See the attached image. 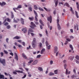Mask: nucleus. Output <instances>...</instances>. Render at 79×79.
Instances as JSON below:
<instances>
[{
	"label": "nucleus",
	"instance_id": "nucleus-1",
	"mask_svg": "<svg viewBox=\"0 0 79 79\" xmlns=\"http://www.w3.org/2000/svg\"><path fill=\"white\" fill-rule=\"evenodd\" d=\"M36 39L34 38L33 39V41L32 42V46L33 48H35L36 46Z\"/></svg>",
	"mask_w": 79,
	"mask_h": 79
},
{
	"label": "nucleus",
	"instance_id": "nucleus-2",
	"mask_svg": "<svg viewBox=\"0 0 79 79\" xmlns=\"http://www.w3.org/2000/svg\"><path fill=\"white\" fill-rule=\"evenodd\" d=\"M0 62L2 64L3 66H5V64H6V61L5 59H2L0 58Z\"/></svg>",
	"mask_w": 79,
	"mask_h": 79
},
{
	"label": "nucleus",
	"instance_id": "nucleus-3",
	"mask_svg": "<svg viewBox=\"0 0 79 79\" xmlns=\"http://www.w3.org/2000/svg\"><path fill=\"white\" fill-rule=\"evenodd\" d=\"M31 25L30 26V27H31L32 29H34L35 27H37V26L33 22H31Z\"/></svg>",
	"mask_w": 79,
	"mask_h": 79
},
{
	"label": "nucleus",
	"instance_id": "nucleus-4",
	"mask_svg": "<svg viewBox=\"0 0 79 79\" xmlns=\"http://www.w3.org/2000/svg\"><path fill=\"white\" fill-rule=\"evenodd\" d=\"M34 12L35 15V20L36 22H37V21H38V19H37V18H38V14H37V12H36L35 10H34Z\"/></svg>",
	"mask_w": 79,
	"mask_h": 79
},
{
	"label": "nucleus",
	"instance_id": "nucleus-5",
	"mask_svg": "<svg viewBox=\"0 0 79 79\" xmlns=\"http://www.w3.org/2000/svg\"><path fill=\"white\" fill-rule=\"evenodd\" d=\"M21 8H22V6L21 5H19V6L17 7V8H13V10H14L15 12H16V10H15H15H18V9Z\"/></svg>",
	"mask_w": 79,
	"mask_h": 79
},
{
	"label": "nucleus",
	"instance_id": "nucleus-6",
	"mask_svg": "<svg viewBox=\"0 0 79 79\" xmlns=\"http://www.w3.org/2000/svg\"><path fill=\"white\" fill-rule=\"evenodd\" d=\"M46 46L47 47H47L48 49V50H49V49H50L51 46H50V45H49V44L48 43V42H47V41H46Z\"/></svg>",
	"mask_w": 79,
	"mask_h": 79
},
{
	"label": "nucleus",
	"instance_id": "nucleus-7",
	"mask_svg": "<svg viewBox=\"0 0 79 79\" xmlns=\"http://www.w3.org/2000/svg\"><path fill=\"white\" fill-rule=\"evenodd\" d=\"M48 21H50V23H52V16H50V17H48L47 18Z\"/></svg>",
	"mask_w": 79,
	"mask_h": 79
},
{
	"label": "nucleus",
	"instance_id": "nucleus-8",
	"mask_svg": "<svg viewBox=\"0 0 79 79\" xmlns=\"http://www.w3.org/2000/svg\"><path fill=\"white\" fill-rule=\"evenodd\" d=\"M58 51V47L57 46H55L54 50V53H56V52Z\"/></svg>",
	"mask_w": 79,
	"mask_h": 79
},
{
	"label": "nucleus",
	"instance_id": "nucleus-9",
	"mask_svg": "<svg viewBox=\"0 0 79 79\" xmlns=\"http://www.w3.org/2000/svg\"><path fill=\"white\" fill-rule=\"evenodd\" d=\"M22 31H23L24 33H26L27 32V28L25 27L22 29Z\"/></svg>",
	"mask_w": 79,
	"mask_h": 79
},
{
	"label": "nucleus",
	"instance_id": "nucleus-10",
	"mask_svg": "<svg viewBox=\"0 0 79 79\" xmlns=\"http://www.w3.org/2000/svg\"><path fill=\"white\" fill-rule=\"evenodd\" d=\"M20 22L23 25L24 24V19L23 18H21L20 19Z\"/></svg>",
	"mask_w": 79,
	"mask_h": 79
},
{
	"label": "nucleus",
	"instance_id": "nucleus-11",
	"mask_svg": "<svg viewBox=\"0 0 79 79\" xmlns=\"http://www.w3.org/2000/svg\"><path fill=\"white\" fill-rule=\"evenodd\" d=\"M38 63V61L37 60H35L32 63V64L33 65H35L36 64Z\"/></svg>",
	"mask_w": 79,
	"mask_h": 79
},
{
	"label": "nucleus",
	"instance_id": "nucleus-12",
	"mask_svg": "<svg viewBox=\"0 0 79 79\" xmlns=\"http://www.w3.org/2000/svg\"><path fill=\"white\" fill-rule=\"evenodd\" d=\"M5 5H6V3L5 2H3L2 3L0 2V5H1V6H3Z\"/></svg>",
	"mask_w": 79,
	"mask_h": 79
},
{
	"label": "nucleus",
	"instance_id": "nucleus-13",
	"mask_svg": "<svg viewBox=\"0 0 79 79\" xmlns=\"http://www.w3.org/2000/svg\"><path fill=\"white\" fill-rule=\"evenodd\" d=\"M71 73V72L69 71V72H68V69H66V75L67 74H70Z\"/></svg>",
	"mask_w": 79,
	"mask_h": 79
},
{
	"label": "nucleus",
	"instance_id": "nucleus-14",
	"mask_svg": "<svg viewBox=\"0 0 79 79\" xmlns=\"http://www.w3.org/2000/svg\"><path fill=\"white\" fill-rule=\"evenodd\" d=\"M15 59H16V60L18 61V55H17V54L16 53H15Z\"/></svg>",
	"mask_w": 79,
	"mask_h": 79
},
{
	"label": "nucleus",
	"instance_id": "nucleus-15",
	"mask_svg": "<svg viewBox=\"0 0 79 79\" xmlns=\"http://www.w3.org/2000/svg\"><path fill=\"white\" fill-rule=\"evenodd\" d=\"M45 49L44 48L42 49L41 51V54H43V53L45 52Z\"/></svg>",
	"mask_w": 79,
	"mask_h": 79
},
{
	"label": "nucleus",
	"instance_id": "nucleus-16",
	"mask_svg": "<svg viewBox=\"0 0 79 79\" xmlns=\"http://www.w3.org/2000/svg\"><path fill=\"white\" fill-rule=\"evenodd\" d=\"M22 56L24 58H25V59H27V57L25 55L24 53H22Z\"/></svg>",
	"mask_w": 79,
	"mask_h": 79
},
{
	"label": "nucleus",
	"instance_id": "nucleus-17",
	"mask_svg": "<svg viewBox=\"0 0 79 79\" xmlns=\"http://www.w3.org/2000/svg\"><path fill=\"white\" fill-rule=\"evenodd\" d=\"M77 5V9L78 11H79V3L78 2H77L76 3Z\"/></svg>",
	"mask_w": 79,
	"mask_h": 79
},
{
	"label": "nucleus",
	"instance_id": "nucleus-18",
	"mask_svg": "<svg viewBox=\"0 0 79 79\" xmlns=\"http://www.w3.org/2000/svg\"><path fill=\"white\" fill-rule=\"evenodd\" d=\"M4 78H5V76H4V75L2 74L0 75V79H4Z\"/></svg>",
	"mask_w": 79,
	"mask_h": 79
},
{
	"label": "nucleus",
	"instance_id": "nucleus-19",
	"mask_svg": "<svg viewBox=\"0 0 79 79\" xmlns=\"http://www.w3.org/2000/svg\"><path fill=\"white\" fill-rule=\"evenodd\" d=\"M13 39H20V37L18 36H16L15 37L13 38Z\"/></svg>",
	"mask_w": 79,
	"mask_h": 79
},
{
	"label": "nucleus",
	"instance_id": "nucleus-20",
	"mask_svg": "<svg viewBox=\"0 0 79 79\" xmlns=\"http://www.w3.org/2000/svg\"><path fill=\"white\" fill-rule=\"evenodd\" d=\"M28 19L30 21H33L34 19V17H29L28 18Z\"/></svg>",
	"mask_w": 79,
	"mask_h": 79
},
{
	"label": "nucleus",
	"instance_id": "nucleus-21",
	"mask_svg": "<svg viewBox=\"0 0 79 79\" xmlns=\"http://www.w3.org/2000/svg\"><path fill=\"white\" fill-rule=\"evenodd\" d=\"M39 22L40 23V24H41L42 25V26H44V23H43V22H42V20L40 19Z\"/></svg>",
	"mask_w": 79,
	"mask_h": 79
},
{
	"label": "nucleus",
	"instance_id": "nucleus-22",
	"mask_svg": "<svg viewBox=\"0 0 79 79\" xmlns=\"http://www.w3.org/2000/svg\"><path fill=\"white\" fill-rule=\"evenodd\" d=\"M11 14V18L12 19H13L14 18V15H13V13L12 12H10Z\"/></svg>",
	"mask_w": 79,
	"mask_h": 79
},
{
	"label": "nucleus",
	"instance_id": "nucleus-23",
	"mask_svg": "<svg viewBox=\"0 0 79 79\" xmlns=\"http://www.w3.org/2000/svg\"><path fill=\"white\" fill-rule=\"evenodd\" d=\"M68 6V7H69V4H68L67 2H66L64 4V6Z\"/></svg>",
	"mask_w": 79,
	"mask_h": 79
},
{
	"label": "nucleus",
	"instance_id": "nucleus-24",
	"mask_svg": "<svg viewBox=\"0 0 79 79\" xmlns=\"http://www.w3.org/2000/svg\"><path fill=\"white\" fill-rule=\"evenodd\" d=\"M38 70H39L40 71H43V69H42V68L40 67H39L38 68Z\"/></svg>",
	"mask_w": 79,
	"mask_h": 79
},
{
	"label": "nucleus",
	"instance_id": "nucleus-25",
	"mask_svg": "<svg viewBox=\"0 0 79 79\" xmlns=\"http://www.w3.org/2000/svg\"><path fill=\"white\" fill-rule=\"evenodd\" d=\"M16 72H17L19 73H23V72L22 71H20V70H15Z\"/></svg>",
	"mask_w": 79,
	"mask_h": 79
},
{
	"label": "nucleus",
	"instance_id": "nucleus-26",
	"mask_svg": "<svg viewBox=\"0 0 79 79\" xmlns=\"http://www.w3.org/2000/svg\"><path fill=\"white\" fill-rule=\"evenodd\" d=\"M57 27L59 30H60V29H61V27H60V25L59 23L57 24Z\"/></svg>",
	"mask_w": 79,
	"mask_h": 79
},
{
	"label": "nucleus",
	"instance_id": "nucleus-27",
	"mask_svg": "<svg viewBox=\"0 0 79 79\" xmlns=\"http://www.w3.org/2000/svg\"><path fill=\"white\" fill-rule=\"evenodd\" d=\"M76 28H77V30L78 31V30H79V29H78V25H77V24L76 26H74V29H76Z\"/></svg>",
	"mask_w": 79,
	"mask_h": 79
},
{
	"label": "nucleus",
	"instance_id": "nucleus-28",
	"mask_svg": "<svg viewBox=\"0 0 79 79\" xmlns=\"http://www.w3.org/2000/svg\"><path fill=\"white\" fill-rule=\"evenodd\" d=\"M48 75L50 76H53V75H54V73L50 72V73H49Z\"/></svg>",
	"mask_w": 79,
	"mask_h": 79
},
{
	"label": "nucleus",
	"instance_id": "nucleus-29",
	"mask_svg": "<svg viewBox=\"0 0 79 79\" xmlns=\"http://www.w3.org/2000/svg\"><path fill=\"white\" fill-rule=\"evenodd\" d=\"M76 15L77 18H79V16H78V14L77 13V11H75Z\"/></svg>",
	"mask_w": 79,
	"mask_h": 79
},
{
	"label": "nucleus",
	"instance_id": "nucleus-30",
	"mask_svg": "<svg viewBox=\"0 0 79 79\" xmlns=\"http://www.w3.org/2000/svg\"><path fill=\"white\" fill-rule=\"evenodd\" d=\"M44 10H46V11H50V10H48L47 9V8L44 7Z\"/></svg>",
	"mask_w": 79,
	"mask_h": 79
},
{
	"label": "nucleus",
	"instance_id": "nucleus-31",
	"mask_svg": "<svg viewBox=\"0 0 79 79\" xmlns=\"http://www.w3.org/2000/svg\"><path fill=\"white\" fill-rule=\"evenodd\" d=\"M69 47L73 51V46H72V45L70 44Z\"/></svg>",
	"mask_w": 79,
	"mask_h": 79
},
{
	"label": "nucleus",
	"instance_id": "nucleus-32",
	"mask_svg": "<svg viewBox=\"0 0 79 79\" xmlns=\"http://www.w3.org/2000/svg\"><path fill=\"white\" fill-rule=\"evenodd\" d=\"M6 19L8 22H9V23H10V22H11V20L10 19H9V18H7Z\"/></svg>",
	"mask_w": 79,
	"mask_h": 79
},
{
	"label": "nucleus",
	"instance_id": "nucleus-33",
	"mask_svg": "<svg viewBox=\"0 0 79 79\" xmlns=\"http://www.w3.org/2000/svg\"><path fill=\"white\" fill-rule=\"evenodd\" d=\"M34 8L35 10H37L38 9V8H37V6L35 5L34 6Z\"/></svg>",
	"mask_w": 79,
	"mask_h": 79
},
{
	"label": "nucleus",
	"instance_id": "nucleus-34",
	"mask_svg": "<svg viewBox=\"0 0 79 79\" xmlns=\"http://www.w3.org/2000/svg\"><path fill=\"white\" fill-rule=\"evenodd\" d=\"M13 22L14 23H18V21L17 20H15V19L14 18L13 19Z\"/></svg>",
	"mask_w": 79,
	"mask_h": 79
},
{
	"label": "nucleus",
	"instance_id": "nucleus-35",
	"mask_svg": "<svg viewBox=\"0 0 79 79\" xmlns=\"http://www.w3.org/2000/svg\"><path fill=\"white\" fill-rule=\"evenodd\" d=\"M8 24H9V23L8 22L5 23H4V26H8Z\"/></svg>",
	"mask_w": 79,
	"mask_h": 79
},
{
	"label": "nucleus",
	"instance_id": "nucleus-36",
	"mask_svg": "<svg viewBox=\"0 0 79 79\" xmlns=\"http://www.w3.org/2000/svg\"><path fill=\"white\" fill-rule=\"evenodd\" d=\"M70 11H71L72 13H73V14H74V10H73V8H72V7H70Z\"/></svg>",
	"mask_w": 79,
	"mask_h": 79
},
{
	"label": "nucleus",
	"instance_id": "nucleus-37",
	"mask_svg": "<svg viewBox=\"0 0 79 79\" xmlns=\"http://www.w3.org/2000/svg\"><path fill=\"white\" fill-rule=\"evenodd\" d=\"M33 60H30V61L28 62V63L29 64H31V63H32V62H33Z\"/></svg>",
	"mask_w": 79,
	"mask_h": 79
},
{
	"label": "nucleus",
	"instance_id": "nucleus-38",
	"mask_svg": "<svg viewBox=\"0 0 79 79\" xmlns=\"http://www.w3.org/2000/svg\"><path fill=\"white\" fill-rule=\"evenodd\" d=\"M75 58L77 59V60H79V56L78 55H77L76 56H75Z\"/></svg>",
	"mask_w": 79,
	"mask_h": 79
},
{
	"label": "nucleus",
	"instance_id": "nucleus-39",
	"mask_svg": "<svg viewBox=\"0 0 79 79\" xmlns=\"http://www.w3.org/2000/svg\"><path fill=\"white\" fill-rule=\"evenodd\" d=\"M57 73H58V70H54V74H57Z\"/></svg>",
	"mask_w": 79,
	"mask_h": 79
},
{
	"label": "nucleus",
	"instance_id": "nucleus-40",
	"mask_svg": "<svg viewBox=\"0 0 79 79\" xmlns=\"http://www.w3.org/2000/svg\"><path fill=\"white\" fill-rule=\"evenodd\" d=\"M29 31H30V32H34L33 30H32L31 28H29Z\"/></svg>",
	"mask_w": 79,
	"mask_h": 79
},
{
	"label": "nucleus",
	"instance_id": "nucleus-41",
	"mask_svg": "<svg viewBox=\"0 0 79 79\" xmlns=\"http://www.w3.org/2000/svg\"><path fill=\"white\" fill-rule=\"evenodd\" d=\"M39 10L40 11H44V9H43V8L40 7L39 8Z\"/></svg>",
	"mask_w": 79,
	"mask_h": 79
},
{
	"label": "nucleus",
	"instance_id": "nucleus-42",
	"mask_svg": "<svg viewBox=\"0 0 79 79\" xmlns=\"http://www.w3.org/2000/svg\"><path fill=\"white\" fill-rule=\"evenodd\" d=\"M11 27V26L10 25H8L6 27V28L7 29H9Z\"/></svg>",
	"mask_w": 79,
	"mask_h": 79
},
{
	"label": "nucleus",
	"instance_id": "nucleus-43",
	"mask_svg": "<svg viewBox=\"0 0 79 79\" xmlns=\"http://www.w3.org/2000/svg\"><path fill=\"white\" fill-rule=\"evenodd\" d=\"M44 41H45V40H44V38H43L41 40L42 42V43H43V44H44Z\"/></svg>",
	"mask_w": 79,
	"mask_h": 79
},
{
	"label": "nucleus",
	"instance_id": "nucleus-44",
	"mask_svg": "<svg viewBox=\"0 0 79 79\" xmlns=\"http://www.w3.org/2000/svg\"><path fill=\"white\" fill-rule=\"evenodd\" d=\"M58 0H56L55 3L56 6H57V5H58Z\"/></svg>",
	"mask_w": 79,
	"mask_h": 79
},
{
	"label": "nucleus",
	"instance_id": "nucleus-45",
	"mask_svg": "<svg viewBox=\"0 0 79 79\" xmlns=\"http://www.w3.org/2000/svg\"><path fill=\"white\" fill-rule=\"evenodd\" d=\"M4 52L5 53V54H8V52H7L6 51V50H4Z\"/></svg>",
	"mask_w": 79,
	"mask_h": 79
},
{
	"label": "nucleus",
	"instance_id": "nucleus-46",
	"mask_svg": "<svg viewBox=\"0 0 79 79\" xmlns=\"http://www.w3.org/2000/svg\"><path fill=\"white\" fill-rule=\"evenodd\" d=\"M66 40L67 41H68V42H70L71 41V39L69 38L66 39Z\"/></svg>",
	"mask_w": 79,
	"mask_h": 79
},
{
	"label": "nucleus",
	"instance_id": "nucleus-47",
	"mask_svg": "<svg viewBox=\"0 0 79 79\" xmlns=\"http://www.w3.org/2000/svg\"><path fill=\"white\" fill-rule=\"evenodd\" d=\"M8 40H9V39L8 38H6V41L7 43H8Z\"/></svg>",
	"mask_w": 79,
	"mask_h": 79
},
{
	"label": "nucleus",
	"instance_id": "nucleus-48",
	"mask_svg": "<svg viewBox=\"0 0 79 79\" xmlns=\"http://www.w3.org/2000/svg\"><path fill=\"white\" fill-rule=\"evenodd\" d=\"M39 46L40 47V48L42 47V44L41 43H39Z\"/></svg>",
	"mask_w": 79,
	"mask_h": 79
},
{
	"label": "nucleus",
	"instance_id": "nucleus-49",
	"mask_svg": "<svg viewBox=\"0 0 79 79\" xmlns=\"http://www.w3.org/2000/svg\"><path fill=\"white\" fill-rule=\"evenodd\" d=\"M64 68L65 69H66V67L67 66V65L65 64L64 65Z\"/></svg>",
	"mask_w": 79,
	"mask_h": 79
},
{
	"label": "nucleus",
	"instance_id": "nucleus-50",
	"mask_svg": "<svg viewBox=\"0 0 79 79\" xmlns=\"http://www.w3.org/2000/svg\"><path fill=\"white\" fill-rule=\"evenodd\" d=\"M22 44L23 45V46H25V42H22Z\"/></svg>",
	"mask_w": 79,
	"mask_h": 79
},
{
	"label": "nucleus",
	"instance_id": "nucleus-51",
	"mask_svg": "<svg viewBox=\"0 0 79 79\" xmlns=\"http://www.w3.org/2000/svg\"><path fill=\"white\" fill-rule=\"evenodd\" d=\"M46 34L47 35V36H48V31L47 29L46 30Z\"/></svg>",
	"mask_w": 79,
	"mask_h": 79
},
{
	"label": "nucleus",
	"instance_id": "nucleus-52",
	"mask_svg": "<svg viewBox=\"0 0 79 79\" xmlns=\"http://www.w3.org/2000/svg\"><path fill=\"white\" fill-rule=\"evenodd\" d=\"M28 9L29 10H30L31 11H32V8L31 7H29L28 8Z\"/></svg>",
	"mask_w": 79,
	"mask_h": 79
},
{
	"label": "nucleus",
	"instance_id": "nucleus-53",
	"mask_svg": "<svg viewBox=\"0 0 79 79\" xmlns=\"http://www.w3.org/2000/svg\"><path fill=\"white\" fill-rule=\"evenodd\" d=\"M76 77L75 75H73L71 77H72V78H74V77Z\"/></svg>",
	"mask_w": 79,
	"mask_h": 79
},
{
	"label": "nucleus",
	"instance_id": "nucleus-54",
	"mask_svg": "<svg viewBox=\"0 0 79 79\" xmlns=\"http://www.w3.org/2000/svg\"><path fill=\"white\" fill-rule=\"evenodd\" d=\"M26 77V74H25L24 75L23 77H22V79H24Z\"/></svg>",
	"mask_w": 79,
	"mask_h": 79
},
{
	"label": "nucleus",
	"instance_id": "nucleus-55",
	"mask_svg": "<svg viewBox=\"0 0 79 79\" xmlns=\"http://www.w3.org/2000/svg\"><path fill=\"white\" fill-rule=\"evenodd\" d=\"M59 54V51H58V52H56V56H58V54Z\"/></svg>",
	"mask_w": 79,
	"mask_h": 79
},
{
	"label": "nucleus",
	"instance_id": "nucleus-56",
	"mask_svg": "<svg viewBox=\"0 0 79 79\" xmlns=\"http://www.w3.org/2000/svg\"><path fill=\"white\" fill-rule=\"evenodd\" d=\"M16 71L13 72V74H15V75H16V74H17V73H16Z\"/></svg>",
	"mask_w": 79,
	"mask_h": 79
},
{
	"label": "nucleus",
	"instance_id": "nucleus-57",
	"mask_svg": "<svg viewBox=\"0 0 79 79\" xmlns=\"http://www.w3.org/2000/svg\"><path fill=\"white\" fill-rule=\"evenodd\" d=\"M18 47H19V48H21V47H22V46H21V45H20V44H19L18 45Z\"/></svg>",
	"mask_w": 79,
	"mask_h": 79
},
{
	"label": "nucleus",
	"instance_id": "nucleus-58",
	"mask_svg": "<svg viewBox=\"0 0 79 79\" xmlns=\"http://www.w3.org/2000/svg\"><path fill=\"white\" fill-rule=\"evenodd\" d=\"M29 48H31V46L29 45V47H27V50H29Z\"/></svg>",
	"mask_w": 79,
	"mask_h": 79
},
{
	"label": "nucleus",
	"instance_id": "nucleus-59",
	"mask_svg": "<svg viewBox=\"0 0 79 79\" xmlns=\"http://www.w3.org/2000/svg\"><path fill=\"white\" fill-rule=\"evenodd\" d=\"M40 56H41V55H38L37 56V58H40Z\"/></svg>",
	"mask_w": 79,
	"mask_h": 79
},
{
	"label": "nucleus",
	"instance_id": "nucleus-60",
	"mask_svg": "<svg viewBox=\"0 0 79 79\" xmlns=\"http://www.w3.org/2000/svg\"><path fill=\"white\" fill-rule=\"evenodd\" d=\"M6 20H7L6 19H5L3 22L2 24H4V23H5L6 21Z\"/></svg>",
	"mask_w": 79,
	"mask_h": 79
},
{
	"label": "nucleus",
	"instance_id": "nucleus-61",
	"mask_svg": "<svg viewBox=\"0 0 79 79\" xmlns=\"http://www.w3.org/2000/svg\"><path fill=\"white\" fill-rule=\"evenodd\" d=\"M74 56H73L71 58L70 60H71V61H72V60H73V59H74Z\"/></svg>",
	"mask_w": 79,
	"mask_h": 79
},
{
	"label": "nucleus",
	"instance_id": "nucleus-62",
	"mask_svg": "<svg viewBox=\"0 0 79 79\" xmlns=\"http://www.w3.org/2000/svg\"><path fill=\"white\" fill-rule=\"evenodd\" d=\"M35 23L36 24V25H38V24H39V23L37 22H35Z\"/></svg>",
	"mask_w": 79,
	"mask_h": 79
},
{
	"label": "nucleus",
	"instance_id": "nucleus-63",
	"mask_svg": "<svg viewBox=\"0 0 79 79\" xmlns=\"http://www.w3.org/2000/svg\"><path fill=\"white\" fill-rule=\"evenodd\" d=\"M10 54L12 56H13V53L12 52L10 53Z\"/></svg>",
	"mask_w": 79,
	"mask_h": 79
},
{
	"label": "nucleus",
	"instance_id": "nucleus-64",
	"mask_svg": "<svg viewBox=\"0 0 79 79\" xmlns=\"http://www.w3.org/2000/svg\"><path fill=\"white\" fill-rule=\"evenodd\" d=\"M50 64H53V61L52 60L50 61Z\"/></svg>",
	"mask_w": 79,
	"mask_h": 79
}]
</instances>
